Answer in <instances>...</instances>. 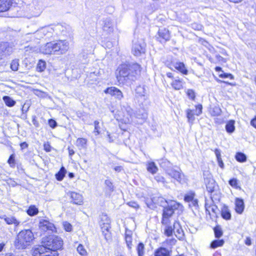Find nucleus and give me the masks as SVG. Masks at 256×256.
I'll return each instance as SVG.
<instances>
[{"label":"nucleus","mask_w":256,"mask_h":256,"mask_svg":"<svg viewBox=\"0 0 256 256\" xmlns=\"http://www.w3.org/2000/svg\"><path fill=\"white\" fill-rule=\"evenodd\" d=\"M158 36L156 38L161 43L169 40L170 37L169 30L165 28L159 29Z\"/></svg>","instance_id":"nucleus-11"},{"label":"nucleus","mask_w":256,"mask_h":256,"mask_svg":"<svg viewBox=\"0 0 256 256\" xmlns=\"http://www.w3.org/2000/svg\"><path fill=\"white\" fill-rule=\"evenodd\" d=\"M159 164L161 168L166 171V173H168V171L172 169V164L166 158L160 159L159 160Z\"/></svg>","instance_id":"nucleus-23"},{"label":"nucleus","mask_w":256,"mask_h":256,"mask_svg":"<svg viewBox=\"0 0 256 256\" xmlns=\"http://www.w3.org/2000/svg\"><path fill=\"white\" fill-rule=\"evenodd\" d=\"M154 179L158 182H162L163 184H164L166 183V182L165 180V178L164 177H163L160 174H158L154 177Z\"/></svg>","instance_id":"nucleus-55"},{"label":"nucleus","mask_w":256,"mask_h":256,"mask_svg":"<svg viewBox=\"0 0 256 256\" xmlns=\"http://www.w3.org/2000/svg\"><path fill=\"white\" fill-rule=\"evenodd\" d=\"M167 174L180 184H183L185 182L184 174L179 171L171 169L170 170L168 171Z\"/></svg>","instance_id":"nucleus-13"},{"label":"nucleus","mask_w":256,"mask_h":256,"mask_svg":"<svg viewBox=\"0 0 256 256\" xmlns=\"http://www.w3.org/2000/svg\"><path fill=\"white\" fill-rule=\"evenodd\" d=\"M86 144V140L84 138H78L76 140V145L81 148H84Z\"/></svg>","instance_id":"nucleus-45"},{"label":"nucleus","mask_w":256,"mask_h":256,"mask_svg":"<svg viewBox=\"0 0 256 256\" xmlns=\"http://www.w3.org/2000/svg\"><path fill=\"white\" fill-rule=\"evenodd\" d=\"M228 184L230 186L234 187L235 188H240L238 186V180L236 178H232L230 179V180L228 181Z\"/></svg>","instance_id":"nucleus-46"},{"label":"nucleus","mask_w":256,"mask_h":256,"mask_svg":"<svg viewBox=\"0 0 256 256\" xmlns=\"http://www.w3.org/2000/svg\"><path fill=\"white\" fill-rule=\"evenodd\" d=\"M69 48V44L66 40H59L47 42L41 46L40 51L45 54H63Z\"/></svg>","instance_id":"nucleus-3"},{"label":"nucleus","mask_w":256,"mask_h":256,"mask_svg":"<svg viewBox=\"0 0 256 256\" xmlns=\"http://www.w3.org/2000/svg\"><path fill=\"white\" fill-rule=\"evenodd\" d=\"M176 240L172 238H168L162 244V246L170 248L172 250V248L176 244Z\"/></svg>","instance_id":"nucleus-26"},{"label":"nucleus","mask_w":256,"mask_h":256,"mask_svg":"<svg viewBox=\"0 0 256 256\" xmlns=\"http://www.w3.org/2000/svg\"><path fill=\"white\" fill-rule=\"evenodd\" d=\"M223 240H213L210 244V248H216L218 246H221L224 244Z\"/></svg>","instance_id":"nucleus-37"},{"label":"nucleus","mask_w":256,"mask_h":256,"mask_svg":"<svg viewBox=\"0 0 256 256\" xmlns=\"http://www.w3.org/2000/svg\"><path fill=\"white\" fill-rule=\"evenodd\" d=\"M106 185L105 194L106 195H110L114 190V186L112 182L109 180H106L104 182Z\"/></svg>","instance_id":"nucleus-28"},{"label":"nucleus","mask_w":256,"mask_h":256,"mask_svg":"<svg viewBox=\"0 0 256 256\" xmlns=\"http://www.w3.org/2000/svg\"><path fill=\"white\" fill-rule=\"evenodd\" d=\"M250 124L256 129V116L251 120Z\"/></svg>","instance_id":"nucleus-64"},{"label":"nucleus","mask_w":256,"mask_h":256,"mask_svg":"<svg viewBox=\"0 0 256 256\" xmlns=\"http://www.w3.org/2000/svg\"><path fill=\"white\" fill-rule=\"evenodd\" d=\"M104 92L105 94H109L118 100H121L124 97L122 91L114 86L108 88L104 90Z\"/></svg>","instance_id":"nucleus-9"},{"label":"nucleus","mask_w":256,"mask_h":256,"mask_svg":"<svg viewBox=\"0 0 256 256\" xmlns=\"http://www.w3.org/2000/svg\"><path fill=\"white\" fill-rule=\"evenodd\" d=\"M174 234L176 236L179 240H183L184 238V234L183 230L182 228L180 222L175 220L174 222Z\"/></svg>","instance_id":"nucleus-16"},{"label":"nucleus","mask_w":256,"mask_h":256,"mask_svg":"<svg viewBox=\"0 0 256 256\" xmlns=\"http://www.w3.org/2000/svg\"><path fill=\"white\" fill-rule=\"evenodd\" d=\"M125 240L128 248L129 250H131L132 248V237L130 231H129L128 232H126L125 234Z\"/></svg>","instance_id":"nucleus-32"},{"label":"nucleus","mask_w":256,"mask_h":256,"mask_svg":"<svg viewBox=\"0 0 256 256\" xmlns=\"http://www.w3.org/2000/svg\"><path fill=\"white\" fill-rule=\"evenodd\" d=\"M11 5L10 0H0V12L7 11Z\"/></svg>","instance_id":"nucleus-25"},{"label":"nucleus","mask_w":256,"mask_h":256,"mask_svg":"<svg viewBox=\"0 0 256 256\" xmlns=\"http://www.w3.org/2000/svg\"><path fill=\"white\" fill-rule=\"evenodd\" d=\"M206 178H204V183L208 192L210 194V198L213 202L220 200L221 196L218 190V186L216 184L215 180L208 174Z\"/></svg>","instance_id":"nucleus-5"},{"label":"nucleus","mask_w":256,"mask_h":256,"mask_svg":"<svg viewBox=\"0 0 256 256\" xmlns=\"http://www.w3.org/2000/svg\"><path fill=\"white\" fill-rule=\"evenodd\" d=\"M234 120H229L226 125V131L230 134L233 132L235 130L234 126Z\"/></svg>","instance_id":"nucleus-31"},{"label":"nucleus","mask_w":256,"mask_h":256,"mask_svg":"<svg viewBox=\"0 0 256 256\" xmlns=\"http://www.w3.org/2000/svg\"><path fill=\"white\" fill-rule=\"evenodd\" d=\"M222 217L226 220H230L231 219L232 216L230 210L227 206L224 204L221 208Z\"/></svg>","instance_id":"nucleus-21"},{"label":"nucleus","mask_w":256,"mask_h":256,"mask_svg":"<svg viewBox=\"0 0 256 256\" xmlns=\"http://www.w3.org/2000/svg\"><path fill=\"white\" fill-rule=\"evenodd\" d=\"M8 162L10 164V166L13 168L15 166V156L14 154H12L9 157V158L8 160Z\"/></svg>","instance_id":"nucleus-47"},{"label":"nucleus","mask_w":256,"mask_h":256,"mask_svg":"<svg viewBox=\"0 0 256 256\" xmlns=\"http://www.w3.org/2000/svg\"><path fill=\"white\" fill-rule=\"evenodd\" d=\"M219 76L221 78H230L231 80L234 79V76L228 73H224L223 72L221 74H219Z\"/></svg>","instance_id":"nucleus-53"},{"label":"nucleus","mask_w":256,"mask_h":256,"mask_svg":"<svg viewBox=\"0 0 256 256\" xmlns=\"http://www.w3.org/2000/svg\"><path fill=\"white\" fill-rule=\"evenodd\" d=\"M44 150L47 152H50L51 151V146L50 145V144H44Z\"/></svg>","instance_id":"nucleus-61"},{"label":"nucleus","mask_w":256,"mask_h":256,"mask_svg":"<svg viewBox=\"0 0 256 256\" xmlns=\"http://www.w3.org/2000/svg\"><path fill=\"white\" fill-rule=\"evenodd\" d=\"M172 65L183 74L186 75L188 74V70L184 62H173L172 64H168L167 66L172 69Z\"/></svg>","instance_id":"nucleus-12"},{"label":"nucleus","mask_w":256,"mask_h":256,"mask_svg":"<svg viewBox=\"0 0 256 256\" xmlns=\"http://www.w3.org/2000/svg\"><path fill=\"white\" fill-rule=\"evenodd\" d=\"M38 228L41 231L44 232H56V228L54 224L48 220L41 218L39 220Z\"/></svg>","instance_id":"nucleus-8"},{"label":"nucleus","mask_w":256,"mask_h":256,"mask_svg":"<svg viewBox=\"0 0 256 256\" xmlns=\"http://www.w3.org/2000/svg\"><path fill=\"white\" fill-rule=\"evenodd\" d=\"M48 123L49 126L52 128H56L58 126L56 122L54 119H50L48 121Z\"/></svg>","instance_id":"nucleus-56"},{"label":"nucleus","mask_w":256,"mask_h":256,"mask_svg":"<svg viewBox=\"0 0 256 256\" xmlns=\"http://www.w3.org/2000/svg\"><path fill=\"white\" fill-rule=\"evenodd\" d=\"M63 240L56 235H51L42 238V244L32 250V256H58V250L62 248Z\"/></svg>","instance_id":"nucleus-1"},{"label":"nucleus","mask_w":256,"mask_h":256,"mask_svg":"<svg viewBox=\"0 0 256 256\" xmlns=\"http://www.w3.org/2000/svg\"><path fill=\"white\" fill-rule=\"evenodd\" d=\"M216 159H217V161H218V164L219 166L222 168H224V164L222 162L221 156L219 157V158H217Z\"/></svg>","instance_id":"nucleus-58"},{"label":"nucleus","mask_w":256,"mask_h":256,"mask_svg":"<svg viewBox=\"0 0 256 256\" xmlns=\"http://www.w3.org/2000/svg\"><path fill=\"white\" fill-rule=\"evenodd\" d=\"M34 239V236L30 230H23L17 235L14 246L18 249L26 248Z\"/></svg>","instance_id":"nucleus-4"},{"label":"nucleus","mask_w":256,"mask_h":256,"mask_svg":"<svg viewBox=\"0 0 256 256\" xmlns=\"http://www.w3.org/2000/svg\"><path fill=\"white\" fill-rule=\"evenodd\" d=\"M77 251L82 256H86L87 254L86 250L84 248V246L81 244H80L78 246L77 248Z\"/></svg>","instance_id":"nucleus-43"},{"label":"nucleus","mask_w":256,"mask_h":256,"mask_svg":"<svg viewBox=\"0 0 256 256\" xmlns=\"http://www.w3.org/2000/svg\"><path fill=\"white\" fill-rule=\"evenodd\" d=\"M114 22L110 18H106L102 21V28L103 30L110 34L114 30Z\"/></svg>","instance_id":"nucleus-17"},{"label":"nucleus","mask_w":256,"mask_h":256,"mask_svg":"<svg viewBox=\"0 0 256 256\" xmlns=\"http://www.w3.org/2000/svg\"><path fill=\"white\" fill-rule=\"evenodd\" d=\"M63 226L66 231L70 232L72 230V224L68 222H63Z\"/></svg>","instance_id":"nucleus-48"},{"label":"nucleus","mask_w":256,"mask_h":256,"mask_svg":"<svg viewBox=\"0 0 256 256\" xmlns=\"http://www.w3.org/2000/svg\"><path fill=\"white\" fill-rule=\"evenodd\" d=\"M182 207V206L176 201L170 202L168 204L163 208L162 224L170 223V218L173 215L174 211Z\"/></svg>","instance_id":"nucleus-6"},{"label":"nucleus","mask_w":256,"mask_h":256,"mask_svg":"<svg viewBox=\"0 0 256 256\" xmlns=\"http://www.w3.org/2000/svg\"><path fill=\"white\" fill-rule=\"evenodd\" d=\"M127 114L128 116H130V118H132L134 112L132 109L129 106H128L124 108V110Z\"/></svg>","instance_id":"nucleus-54"},{"label":"nucleus","mask_w":256,"mask_h":256,"mask_svg":"<svg viewBox=\"0 0 256 256\" xmlns=\"http://www.w3.org/2000/svg\"><path fill=\"white\" fill-rule=\"evenodd\" d=\"M184 84V82L182 79L178 78L172 82L171 86L174 89L176 90H180L183 88Z\"/></svg>","instance_id":"nucleus-22"},{"label":"nucleus","mask_w":256,"mask_h":256,"mask_svg":"<svg viewBox=\"0 0 256 256\" xmlns=\"http://www.w3.org/2000/svg\"><path fill=\"white\" fill-rule=\"evenodd\" d=\"M26 212L28 216H33L38 214V210L35 206L31 205L26 210Z\"/></svg>","instance_id":"nucleus-33"},{"label":"nucleus","mask_w":256,"mask_h":256,"mask_svg":"<svg viewBox=\"0 0 256 256\" xmlns=\"http://www.w3.org/2000/svg\"><path fill=\"white\" fill-rule=\"evenodd\" d=\"M0 218L4 219L8 224H14L16 226L19 225L20 222L14 216L7 217L6 215L0 216Z\"/></svg>","instance_id":"nucleus-24"},{"label":"nucleus","mask_w":256,"mask_h":256,"mask_svg":"<svg viewBox=\"0 0 256 256\" xmlns=\"http://www.w3.org/2000/svg\"><path fill=\"white\" fill-rule=\"evenodd\" d=\"M236 208L235 210L236 212L239 214H241L242 213L244 210V202L243 200L236 198Z\"/></svg>","instance_id":"nucleus-20"},{"label":"nucleus","mask_w":256,"mask_h":256,"mask_svg":"<svg viewBox=\"0 0 256 256\" xmlns=\"http://www.w3.org/2000/svg\"><path fill=\"white\" fill-rule=\"evenodd\" d=\"M136 97H144L146 99V89L144 86H138L136 88Z\"/></svg>","instance_id":"nucleus-29"},{"label":"nucleus","mask_w":256,"mask_h":256,"mask_svg":"<svg viewBox=\"0 0 256 256\" xmlns=\"http://www.w3.org/2000/svg\"><path fill=\"white\" fill-rule=\"evenodd\" d=\"M214 236L216 238H219L223 234L222 230L220 226L218 225L214 228Z\"/></svg>","instance_id":"nucleus-38"},{"label":"nucleus","mask_w":256,"mask_h":256,"mask_svg":"<svg viewBox=\"0 0 256 256\" xmlns=\"http://www.w3.org/2000/svg\"><path fill=\"white\" fill-rule=\"evenodd\" d=\"M118 70L119 74L117 76L118 81L128 86L140 76L141 67L137 63L124 64L118 67Z\"/></svg>","instance_id":"nucleus-2"},{"label":"nucleus","mask_w":256,"mask_h":256,"mask_svg":"<svg viewBox=\"0 0 256 256\" xmlns=\"http://www.w3.org/2000/svg\"><path fill=\"white\" fill-rule=\"evenodd\" d=\"M110 220L106 214L102 213L100 216V225L102 230H107L110 228Z\"/></svg>","instance_id":"nucleus-15"},{"label":"nucleus","mask_w":256,"mask_h":256,"mask_svg":"<svg viewBox=\"0 0 256 256\" xmlns=\"http://www.w3.org/2000/svg\"><path fill=\"white\" fill-rule=\"evenodd\" d=\"M70 196L74 204L80 205L82 203V196L80 194L72 192L70 193Z\"/></svg>","instance_id":"nucleus-19"},{"label":"nucleus","mask_w":256,"mask_h":256,"mask_svg":"<svg viewBox=\"0 0 256 256\" xmlns=\"http://www.w3.org/2000/svg\"><path fill=\"white\" fill-rule=\"evenodd\" d=\"M165 226V228L164 229V234L168 237L171 236L173 233H174V223L172 226L170 225V223L168 224H162Z\"/></svg>","instance_id":"nucleus-27"},{"label":"nucleus","mask_w":256,"mask_h":256,"mask_svg":"<svg viewBox=\"0 0 256 256\" xmlns=\"http://www.w3.org/2000/svg\"><path fill=\"white\" fill-rule=\"evenodd\" d=\"M147 170L152 174L156 173L158 170V168L156 166V164L153 162H148L146 164Z\"/></svg>","instance_id":"nucleus-30"},{"label":"nucleus","mask_w":256,"mask_h":256,"mask_svg":"<svg viewBox=\"0 0 256 256\" xmlns=\"http://www.w3.org/2000/svg\"><path fill=\"white\" fill-rule=\"evenodd\" d=\"M194 196H195V194L194 192H190L184 195V200L186 202H189L194 199Z\"/></svg>","instance_id":"nucleus-40"},{"label":"nucleus","mask_w":256,"mask_h":256,"mask_svg":"<svg viewBox=\"0 0 256 256\" xmlns=\"http://www.w3.org/2000/svg\"><path fill=\"white\" fill-rule=\"evenodd\" d=\"M46 63L45 61L40 60L37 65L36 70L38 72H43L46 68Z\"/></svg>","instance_id":"nucleus-41"},{"label":"nucleus","mask_w":256,"mask_h":256,"mask_svg":"<svg viewBox=\"0 0 256 256\" xmlns=\"http://www.w3.org/2000/svg\"><path fill=\"white\" fill-rule=\"evenodd\" d=\"M146 44L142 38H134L132 41V52L136 56H140L146 52Z\"/></svg>","instance_id":"nucleus-7"},{"label":"nucleus","mask_w":256,"mask_h":256,"mask_svg":"<svg viewBox=\"0 0 256 256\" xmlns=\"http://www.w3.org/2000/svg\"><path fill=\"white\" fill-rule=\"evenodd\" d=\"M109 229L110 228H108L107 230H102V234L106 240H108L111 238V235Z\"/></svg>","instance_id":"nucleus-49"},{"label":"nucleus","mask_w":256,"mask_h":256,"mask_svg":"<svg viewBox=\"0 0 256 256\" xmlns=\"http://www.w3.org/2000/svg\"><path fill=\"white\" fill-rule=\"evenodd\" d=\"M210 112L213 116H218L220 115L222 110L218 106H215L212 108Z\"/></svg>","instance_id":"nucleus-42"},{"label":"nucleus","mask_w":256,"mask_h":256,"mask_svg":"<svg viewBox=\"0 0 256 256\" xmlns=\"http://www.w3.org/2000/svg\"><path fill=\"white\" fill-rule=\"evenodd\" d=\"M172 250L170 248L160 246L156 249L154 252V256H171Z\"/></svg>","instance_id":"nucleus-14"},{"label":"nucleus","mask_w":256,"mask_h":256,"mask_svg":"<svg viewBox=\"0 0 256 256\" xmlns=\"http://www.w3.org/2000/svg\"><path fill=\"white\" fill-rule=\"evenodd\" d=\"M128 204L130 206H131V207L134 208H138V204L136 202H134V201H131V202H128Z\"/></svg>","instance_id":"nucleus-59"},{"label":"nucleus","mask_w":256,"mask_h":256,"mask_svg":"<svg viewBox=\"0 0 256 256\" xmlns=\"http://www.w3.org/2000/svg\"><path fill=\"white\" fill-rule=\"evenodd\" d=\"M192 27L194 30H200L202 28V26L200 24H198L194 23V24H192Z\"/></svg>","instance_id":"nucleus-60"},{"label":"nucleus","mask_w":256,"mask_h":256,"mask_svg":"<svg viewBox=\"0 0 256 256\" xmlns=\"http://www.w3.org/2000/svg\"><path fill=\"white\" fill-rule=\"evenodd\" d=\"M138 256H144V246L143 243L140 242L136 248Z\"/></svg>","instance_id":"nucleus-39"},{"label":"nucleus","mask_w":256,"mask_h":256,"mask_svg":"<svg viewBox=\"0 0 256 256\" xmlns=\"http://www.w3.org/2000/svg\"><path fill=\"white\" fill-rule=\"evenodd\" d=\"M150 202L154 204L162 206L163 208L169 204V202L162 196H153L151 198Z\"/></svg>","instance_id":"nucleus-18"},{"label":"nucleus","mask_w":256,"mask_h":256,"mask_svg":"<svg viewBox=\"0 0 256 256\" xmlns=\"http://www.w3.org/2000/svg\"><path fill=\"white\" fill-rule=\"evenodd\" d=\"M99 124V122L97 120L94 122V132L95 133V135H98L100 133V128Z\"/></svg>","instance_id":"nucleus-52"},{"label":"nucleus","mask_w":256,"mask_h":256,"mask_svg":"<svg viewBox=\"0 0 256 256\" xmlns=\"http://www.w3.org/2000/svg\"><path fill=\"white\" fill-rule=\"evenodd\" d=\"M235 158L238 162H246L247 158L246 155L242 152H236Z\"/></svg>","instance_id":"nucleus-36"},{"label":"nucleus","mask_w":256,"mask_h":256,"mask_svg":"<svg viewBox=\"0 0 256 256\" xmlns=\"http://www.w3.org/2000/svg\"><path fill=\"white\" fill-rule=\"evenodd\" d=\"M189 206L192 209V208H194L195 210H196L198 206V200L197 199H194L191 202H189Z\"/></svg>","instance_id":"nucleus-50"},{"label":"nucleus","mask_w":256,"mask_h":256,"mask_svg":"<svg viewBox=\"0 0 256 256\" xmlns=\"http://www.w3.org/2000/svg\"><path fill=\"white\" fill-rule=\"evenodd\" d=\"M2 100L5 102L6 106L8 107H12L14 106L16 103V102L12 99L10 96H3Z\"/></svg>","instance_id":"nucleus-34"},{"label":"nucleus","mask_w":256,"mask_h":256,"mask_svg":"<svg viewBox=\"0 0 256 256\" xmlns=\"http://www.w3.org/2000/svg\"><path fill=\"white\" fill-rule=\"evenodd\" d=\"M214 154L216 156V158L221 156V150L218 148H216L214 150Z\"/></svg>","instance_id":"nucleus-63"},{"label":"nucleus","mask_w":256,"mask_h":256,"mask_svg":"<svg viewBox=\"0 0 256 256\" xmlns=\"http://www.w3.org/2000/svg\"><path fill=\"white\" fill-rule=\"evenodd\" d=\"M66 172V170L64 167L61 168L59 172L56 174V179L58 181L62 180L65 176Z\"/></svg>","instance_id":"nucleus-35"},{"label":"nucleus","mask_w":256,"mask_h":256,"mask_svg":"<svg viewBox=\"0 0 256 256\" xmlns=\"http://www.w3.org/2000/svg\"><path fill=\"white\" fill-rule=\"evenodd\" d=\"M186 116L189 122H192L194 120V113L192 110H188L186 112Z\"/></svg>","instance_id":"nucleus-51"},{"label":"nucleus","mask_w":256,"mask_h":256,"mask_svg":"<svg viewBox=\"0 0 256 256\" xmlns=\"http://www.w3.org/2000/svg\"><path fill=\"white\" fill-rule=\"evenodd\" d=\"M18 66L19 63L18 60H13L10 64V68L14 71L18 70Z\"/></svg>","instance_id":"nucleus-44"},{"label":"nucleus","mask_w":256,"mask_h":256,"mask_svg":"<svg viewBox=\"0 0 256 256\" xmlns=\"http://www.w3.org/2000/svg\"><path fill=\"white\" fill-rule=\"evenodd\" d=\"M14 45L9 42L0 43V57L10 54L13 52Z\"/></svg>","instance_id":"nucleus-10"},{"label":"nucleus","mask_w":256,"mask_h":256,"mask_svg":"<svg viewBox=\"0 0 256 256\" xmlns=\"http://www.w3.org/2000/svg\"><path fill=\"white\" fill-rule=\"evenodd\" d=\"M106 134H107V138H108V142H113L114 140L113 136H112L110 135V133L108 132H107Z\"/></svg>","instance_id":"nucleus-62"},{"label":"nucleus","mask_w":256,"mask_h":256,"mask_svg":"<svg viewBox=\"0 0 256 256\" xmlns=\"http://www.w3.org/2000/svg\"><path fill=\"white\" fill-rule=\"evenodd\" d=\"M187 94L192 100H194L195 98V93L192 90L188 89L187 91Z\"/></svg>","instance_id":"nucleus-57"}]
</instances>
